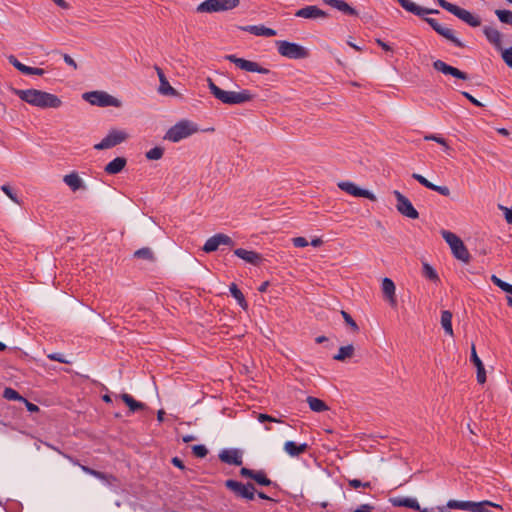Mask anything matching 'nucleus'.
I'll return each instance as SVG.
<instances>
[{"label":"nucleus","mask_w":512,"mask_h":512,"mask_svg":"<svg viewBox=\"0 0 512 512\" xmlns=\"http://www.w3.org/2000/svg\"><path fill=\"white\" fill-rule=\"evenodd\" d=\"M12 92L17 95L22 101L28 104L39 107L42 109L46 108H59L62 105L61 99L51 93L37 90V89H16L12 88Z\"/></svg>","instance_id":"f257e3e1"},{"label":"nucleus","mask_w":512,"mask_h":512,"mask_svg":"<svg viewBox=\"0 0 512 512\" xmlns=\"http://www.w3.org/2000/svg\"><path fill=\"white\" fill-rule=\"evenodd\" d=\"M207 85L210 93L223 104L236 105L250 102L254 99V95L247 89L239 92L226 91L218 87L211 78H207Z\"/></svg>","instance_id":"f03ea898"},{"label":"nucleus","mask_w":512,"mask_h":512,"mask_svg":"<svg viewBox=\"0 0 512 512\" xmlns=\"http://www.w3.org/2000/svg\"><path fill=\"white\" fill-rule=\"evenodd\" d=\"M198 131L199 128L196 123L184 119L169 128L164 136V139L176 143L197 133Z\"/></svg>","instance_id":"7ed1b4c3"},{"label":"nucleus","mask_w":512,"mask_h":512,"mask_svg":"<svg viewBox=\"0 0 512 512\" xmlns=\"http://www.w3.org/2000/svg\"><path fill=\"white\" fill-rule=\"evenodd\" d=\"M441 235L446 243L450 246L452 254L455 258L464 263H468L470 261V253L460 237L447 230H442Z\"/></svg>","instance_id":"20e7f679"},{"label":"nucleus","mask_w":512,"mask_h":512,"mask_svg":"<svg viewBox=\"0 0 512 512\" xmlns=\"http://www.w3.org/2000/svg\"><path fill=\"white\" fill-rule=\"evenodd\" d=\"M276 45L278 53L283 57L289 59H304L309 56L308 50L297 43L279 40L276 41Z\"/></svg>","instance_id":"39448f33"},{"label":"nucleus","mask_w":512,"mask_h":512,"mask_svg":"<svg viewBox=\"0 0 512 512\" xmlns=\"http://www.w3.org/2000/svg\"><path fill=\"white\" fill-rule=\"evenodd\" d=\"M240 0H205L200 3L196 11L198 13H214L236 8Z\"/></svg>","instance_id":"423d86ee"},{"label":"nucleus","mask_w":512,"mask_h":512,"mask_svg":"<svg viewBox=\"0 0 512 512\" xmlns=\"http://www.w3.org/2000/svg\"><path fill=\"white\" fill-rule=\"evenodd\" d=\"M83 98L91 105L99 107H120L121 101L104 91H91L83 94Z\"/></svg>","instance_id":"0eeeda50"},{"label":"nucleus","mask_w":512,"mask_h":512,"mask_svg":"<svg viewBox=\"0 0 512 512\" xmlns=\"http://www.w3.org/2000/svg\"><path fill=\"white\" fill-rule=\"evenodd\" d=\"M225 487L232 491L237 497L252 501L255 498V487L252 483L243 484L236 480L228 479Z\"/></svg>","instance_id":"6e6552de"},{"label":"nucleus","mask_w":512,"mask_h":512,"mask_svg":"<svg viewBox=\"0 0 512 512\" xmlns=\"http://www.w3.org/2000/svg\"><path fill=\"white\" fill-rule=\"evenodd\" d=\"M128 138V134L121 130L113 129L111 130L106 137H104L101 142L94 145V149L96 150H105L115 147L122 142L126 141Z\"/></svg>","instance_id":"1a4fd4ad"},{"label":"nucleus","mask_w":512,"mask_h":512,"mask_svg":"<svg viewBox=\"0 0 512 512\" xmlns=\"http://www.w3.org/2000/svg\"><path fill=\"white\" fill-rule=\"evenodd\" d=\"M395 198H396V209L397 211L407 217V218H410V219H417L419 218V213L418 211L414 208V206L412 205L411 201L406 197L404 196L401 192H399L398 190H395L393 192Z\"/></svg>","instance_id":"9d476101"},{"label":"nucleus","mask_w":512,"mask_h":512,"mask_svg":"<svg viewBox=\"0 0 512 512\" xmlns=\"http://www.w3.org/2000/svg\"><path fill=\"white\" fill-rule=\"evenodd\" d=\"M425 21L431 26V28L436 33H438L439 35L444 37L446 40L453 43L455 46H457L459 48L465 47V44L454 35V31L452 29L442 26L434 18H425Z\"/></svg>","instance_id":"9b49d317"},{"label":"nucleus","mask_w":512,"mask_h":512,"mask_svg":"<svg viewBox=\"0 0 512 512\" xmlns=\"http://www.w3.org/2000/svg\"><path fill=\"white\" fill-rule=\"evenodd\" d=\"M226 59L231 63H234L241 70H245L248 72H257L260 74H268L269 69L260 66L258 63L246 60L244 58H238L235 55H228Z\"/></svg>","instance_id":"f8f14e48"},{"label":"nucleus","mask_w":512,"mask_h":512,"mask_svg":"<svg viewBox=\"0 0 512 512\" xmlns=\"http://www.w3.org/2000/svg\"><path fill=\"white\" fill-rule=\"evenodd\" d=\"M220 245L233 246L234 241L226 234L218 233L208 238L203 246V251L211 253L216 251Z\"/></svg>","instance_id":"ddd939ff"},{"label":"nucleus","mask_w":512,"mask_h":512,"mask_svg":"<svg viewBox=\"0 0 512 512\" xmlns=\"http://www.w3.org/2000/svg\"><path fill=\"white\" fill-rule=\"evenodd\" d=\"M337 186L339 187V189H341L342 191H344L352 196L367 198L371 201L377 200L376 196L372 192H370L369 190L357 187L353 182L341 181L337 184Z\"/></svg>","instance_id":"4468645a"},{"label":"nucleus","mask_w":512,"mask_h":512,"mask_svg":"<svg viewBox=\"0 0 512 512\" xmlns=\"http://www.w3.org/2000/svg\"><path fill=\"white\" fill-rule=\"evenodd\" d=\"M450 13L471 27H478L481 25V19L478 15H475L470 11L461 8L457 5H454Z\"/></svg>","instance_id":"2eb2a0df"},{"label":"nucleus","mask_w":512,"mask_h":512,"mask_svg":"<svg viewBox=\"0 0 512 512\" xmlns=\"http://www.w3.org/2000/svg\"><path fill=\"white\" fill-rule=\"evenodd\" d=\"M295 16L304 19H324L327 18L329 14L316 5H308L298 9L295 12Z\"/></svg>","instance_id":"dca6fc26"},{"label":"nucleus","mask_w":512,"mask_h":512,"mask_svg":"<svg viewBox=\"0 0 512 512\" xmlns=\"http://www.w3.org/2000/svg\"><path fill=\"white\" fill-rule=\"evenodd\" d=\"M433 68L438 71V72H441L445 75H451L455 78H458V79H461V80H467L468 79V75L465 73V72H462L461 70L453 67V66H450L448 65L447 63H445L444 61L442 60H436L433 62Z\"/></svg>","instance_id":"f3484780"},{"label":"nucleus","mask_w":512,"mask_h":512,"mask_svg":"<svg viewBox=\"0 0 512 512\" xmlns=\"http://www.w3.org/2000/svg\"><path fill=\"white\" fill-rule=\"evenodd\" d=\"M403 9L413 13L417 16H423L426 14H438L439 11L436 9L423 8L412 2L411 0H397Z\"/></svg>","instance_id":"a211bd4d"},{"label":"nucleus","mask_w":512,"mask_h":512,"mask_svg":"<svg viewBox=\"0 0 512 512\" xmlns=\"http://www.w3.org/2000/svg\"><path fill=\"white\" fill-rule=\"evenodd\" d=\"M219 459L226 464L242 465V456L237 449H224L219 453Z\"/></svg>","instance_id":"6ab92c4d"},{"label":"nucleus","mask_w":512,"mask_h":512,"mask_svg":"<svg viewBox=\"0 0 512 512\" xmlns=\"http://www.w3.org/2000/svg\"><path fill=\"white\" fill-rule=\"evenodd\" d=\"M234 254L237 257L241 258L242 260L246 261L247 263H250L255 266H258L263 260L261 254L243 248L235 249Z\"/></svg>","instance_id":"aec40b11"},{"label":"nucleus","mask_w":512,"mask_h":512,"mask_svg":"<svg viewBox=\"0 0 512 512\" xmlns=\"http://www.w3.org/2000/svg\"><path fill=\"white\" fill-rule=\"evenodd\" d=\"M8 60L11 65H13L17 70H19L23 74L42 76L45 73L44 69L42 68H34L24 65L23 63L18 61V59L13 55L9 56Z\"/></svg>","instance_id":"412c9836"},{"label":"nucleus","mask_w":512,"mask_h":512,"mask_svg":"<svg viewBox=\"0 0 512 512\" xmlns=\"http://www.w3.org/2000/svg\"><path fill=\"white\" fill-rule=\"evenodd\" d=\"M382 291L389 304L392 307H396L397 299L395 295V284L390 278L385 277L382 280Z\"/></svg>","instance_id":"4be33fe9"},{"label":"nucleus","mask_w":512,"mask_h":512,"mask_svg":"<svg viewBox=\"0 0 512 512\" xmlns=\"http://www.w3.org/2000/svg\"><path fill=\"white\" fill-rule=\"evenodd\" d=\"M155 70L157 72V75L159 77V81H160V85H159V93L163 94V95H170V96H175L177 94V91L169 84L163 70L158 67V66H155Z\"/></svg>","instance_id":"5701e85b"},{"label":"nucleus","mask_w":512,"mask_h":512,"mask_svg":"<svg viewBox=\"0 0 512 512\" xmlns=\"http://www.w3.org/2000/svg\"><path fill=\"white\" fill-rule=\"evenodd\" d=\"M389 502L394 507H407L413 510H420V505L415 498L409 497H392Z\"/></svg>","instance_id":"b1692460"},{"label":"nucleus","mask_w":512,"mask_h":512,"mask_svg":"<svg viewBox=\"0 0 512 512\" xmlns=\"http://www.w3.org/2000/svg\"><path fill=\"white\" fill-rule=\"evenodd\" d=\"M63 182L73 191L85 189V184L77 172H71L63 177Z\"/></svg>","instance_id":"393cba45"},{"label":"nucleus","mask_w":512,"mask_h":512,"mask_svg":"<svg viewBox=\"0 0 512 512\" xmlns=\"http://www.w3.org/2000/svg\"><path fill=\"white\" fill-rule=\"evenodd\" d=\"M323 2L346 15L357 16L358 12L344 0H323Z\"/></svg>","instance_id":"a878e982"},{"label":"nucleus","mask_w":512,"mask_h":512,"mask_svg":"<svg viewBox=\"0 0 512 512\" xmlns=\"http://www.w3.org/2000/svg\"><path fill=\"white\" fill-rule=\"evenodd\" d=\"M241 29L256 36L273 37L277 34L276 30L263 25H248L241 27Z\"/></svg>","instance_id":"bb28decb"},{"label":"nucleus","mask_w":512,"mask_h":512,"mask_svg":"<svg viewBox=\"0 0 512 512\" xmlns=\"http://www.w3.org/2000/svg\"><path fill=\"white\" fill-rule=\"evenodd\" d=\"M471 361L477 368V381L480 384H484L486 381L485 368H484L482 361L480 360V358L478 357V355L476 353V349H475L474 345H472V348H471Z\"/></svg>","instance_id":"cd10ccee"},{"label":"nucleus","mask_w":512,"mask_h":512,"mask_svg":"<svg viewBox=\"0 0 512 512\" xmlns=\"http://www.w3.org/2000/svg\"><path fill=\"white\" fill-rule=\"evenodd\" d=\"M307 443L297 444L294 441H287L284 444V451L291 457H297L308 450Z\"/></svg>","instance_id":"c85d7f7f"},{"label":"nucleus","mask_w":512,"mask_h":512,"mask_svg":"<svg viewBox=\"0 0 512 512\" xmlns=\"http://www.w3.org/2000/svg\"><path fill=\"white\" fill-rule=\"evenodd\" d=\"M127 164V160L124 157H117L110 161L104 168V171L109 175H115L120 173Z\"/></svg>","instance_id":"c756f323"},{"label":"nucleus","mask_w":512,"mask_h":512,"mask_svg":"<svg viewBox=\"0 0 512 512\" xmlns=\"http://www.w3.org/2000/svg\"><path fill=\"white\" fill-rule=\"evenodd\" d=\"M483 33L491 44H493L497 48L501 47L502 35L499 32V30H497L494 27L485 26L483 29Z\"/></svg>","instance_id":"7c9ffc66"},{"label":"nucleus","mask_w":512,"mask_h":512,"mask_svg":"<svg viewBox=\"0 0 512 512\" xmlns=\"http://www.w3.org/2000/svg\"><path fill=\"white\" fill-rule=\"evenodd\" d=\"M355 354V347L352 344H348L346 346H341L338 350V353L333 356V359L336 361L344 362L347 359H350Z\"/></svg>","instance_id":"2f4dec72"},{"label":"nucleus","mask_w":512,"mask_h":512,"mask_svg":"<svg viewBox=\"0 0 512 512\" xmlns=\"http://www.w3.org/2000/svg\"><path fill=\"white\" fill-rule=\"evenodd\" d=\"M120 398L129 407V410L131 412H136L138 410H143L146 408V405L144 403L136 401L131 395L127 393L121 394Z\"/></svg>","instance_id":"473e14b6"},{"label":"nucleus","mask_w":512,"mask_h":512,"mask_svg":"<svg viewBox=\"0 0 512 512\" xmlns=\"http://www.w3.org/2000/svg\"><path fill=\"white\" fill-rule=\"evenodd\" d=\"M474 504H475V502H473V501L449 500L447 502V507L450 509H460V510L473 512Z\"/></svg>","instance_id":"72a5a7b5"},{"label":"nucleus","mask_w":512,"mask_h":512,"mask_svg":"<svg viewBox=\"0 0 512 512\" xmlns=\"http://www.w3.org/2000/svg\"><path fill=\"white\" fill-rule=\"evenodd\" d=\"M306 401L310 409L314 412H324L329 409L326 403L319 398L308 396Z\"/></svg>","instance_id":"f704fd0d"},{"label":"nucleus","mask_w":512,"mask_h":512,"mask_svg":"<svg viewBox=\"0 0 512 512\" xmlns=\"http://www.w3.org/2000/svg\"><path fill=\"white\" fill-rule=\"evenodd\" d=\"M441 325L444 329V331L449 334L453 335V328H452V313L448 310H444L441 313Z\"/></svg>","instance_id":"c9c22d12"},{"label":"nucleus","mask_w":512,"mask_h":512,"mask_svg":"<svg viewBox=\"0 0 512 512\" xmlns=\"http://www.w3.org/2000/svg\"><path fill=\"white\" fill-rule=\"evenodd\" d=\"M229 290L232 296L237 300L238 304L246 310L248 308V303L243 295V293L239 290L235 283H232L229 287Z\"/></svg>","instance_id":"e433bc0d"},{"label":"nucleus","mask_w":512,"mask_h":512,"mask_svg":"<svg viewBox=\"0 0 512 512\" xmlns=\"http://www.w3.org/2000/svg\"><path fill=\"white\" fill-rule=\"evenodd\" d=\"M488 507L503 509L501 505L485 500L481 502H475L473 512H490Z\"/></svg>","instance_id":"4c0bfd02"},{"label":"nucleus","mask_w":512,"mask_h":512,"mask_svg":"<svg viewBox=\"0 0 512 512\" xmlns=\"http://www.w3.org/2000/svg\"><path fill=\"white\" fill-rule=\"evenodd\" d=\"M495 14L500 22L512 26V12L510 10L497 9Z\"/></svg>","instance_id":"58836bf2"},{"label":"nucleus","mask_w":512,"mask_h":512,"mask_svg":"<svg viewBox=\"0 0 512 512\" xmlns=\"http://www.w3.org/2000/svg\"><path fill=\"white\" fill-rule=\"evenodd\" d=\"M134 257L138 259H145L149 261L154 260V254L152 250L148 247H143L141 249H138L134 252Z\"/></svg>","instance_id":"ea45409f"},{"label":"nucleus","mask_w":512,"mask_h":512,"mask_svg":"<svg viewBox=\"0 0 512 512\" xmlns=\"http://www.w3.org/2000/svg\"><path fill=\"white\" fill-rule=\"evenodd\" d=\"M422 273L426 278H428L431 281H434V282L439 281V276H438L436 270L428 263H423Z\"/></svg>","instance_id":"a19ab883"},{"label":"nucleus","mask_w":512,"mask_h":512,"mask_svg":"<svg viewBox=\"0 0 512 512\" xmlns=\"http://www.w3.org/2000/svg\"><path fill=\"white\" fill-rule=\"evenodd\" d=\"M164 155V148L156 146L146 152L145 156L148 160H159Z\"/></svg>","instance_id":"79ce46f5"},{"label":"nucleus","mask_w":512,"mask_h":512,"mask_svg":"<svg viewBox=\"0 0 512 512\" xmlns=\"http://www.w3.org/2000/svg\"><path fill=\"white\" fill-rule=\"evenodd\" d=\"M491 281L497 286L499 287L501 290L507 292V293H510L512 294V285L501 280L499 277H497L496 275H492L491 276Z\"/></svg>","instance_id":"37998d69"},{"label":"nucleus","mask_w":512,"mask_h":512,"mask_svg":"<svg viewBox=\"0 0 512 512\" xmlns=\"http://www.w3.org/2000/svg\"><path fill=\"white\" fill-rule=\"evenodd\" d=\"M253 480L263 486H269L272 484V481L266 476L265 472L262 470L255 471Z\"/></svg>","instance_id":"c03bdc74"},{"label":"nucleus","mask_w":512,"mask_h":512,"mask_svg":"<svg viewBox=\"0 0 512 512\" xmlns=\"http://www.w3.org/2000/svg\"><path fill=\"white\" fill-rule=\"evenodd\" d=\"M341 315H342V317H343V319H344L345 323H346V324L351 328V330H352L354 333L359 332V326H358V324L354 321V319L351 317V315H350L348 312H346V311L342 310V311H341Z\"/></svg>","instance_id":"a18cd8bd"},{"label":"nucleus","mask_w":512,"mask_h":512,"mask_svg":"<svg viewBox=\"0 0 512 512\" xmlns=\"http://www.w3.org/2000/svg\"><path fill=\"white\" fill-rule=\"evenodd\" d=\"M3 396L8 400H23V397L12 388H6L4 390Z\"/></svg>","instance_id":"49530a36"},{"label":"nucleus","mask_w":512,"mask_h":512,"mask_svg":"<svg viewBox=\"0 0 512 512\" xmlns=\"http://www.w3.org/2000/svg\"><path fill=\"white\" fill-rule=\"evenodd\" d=\"M1 190L16 204H20V200L17 195L13 192L12 188L8 184L1 186Z\"/></svg>","instance_id":"de8ad7c7"},{"label":"nucleus","mask_w":512,"mask_h":512,"mask_svg":"<svg viewBox=\"0 0 512 512\" xmlns=\"http://www.w3.org/2000/svg\"><path fill=\"white\" fill-rule=\"evenodd\" d=\"M424 140H426V141H435L438 144L444 146L446 149H449V146L447 144L446 139L441 137V136L434 135V134L426 135V136H424Z\"/></svg>","instance_id":"09e8293b"},{"label":"nucleus","mask_w":512,"mask_h":512,"mask_svg":"<svg viewBox=\"0 0 512 512\" xmlns=\"http://www.w3.org/2000/svg\"><path fill=\"white\" fill-rule=\"evenodd\" d=\"M192 452L196 457L204 458L208 454V449L204 445H194Z\"/></svg>","instance_id":"8fccbe9b"},{"label":"nucleus","mask_w":512,"mask_h":512,"mask_svg":"<svg viewBox=\"0 0 512 512\" xmlns=\"http://www.w3.org/2000/svg\"><path fill=\"white\" fill-rule=\"evenodd\" d=\"M412 178L418 181L421 185L431 190L433 183L427 180L424 176L418 173H413Z\"/></svg>","instance_id":"3c124183"},{"label":"nucleus","mask_w":512,"mask_h":512,"mask_svg":"<svg viewBox=\"0 0 512 512\" xmlns=\"http://www.w3.org/2000/svg\"><path fill=\"white\" fill-rule=\"evenodd\" d=\"M502 59L506 65L512 69V46L503 50Z\"/></svg>","instance_id":"603ef678"},{"label":"nucleus","mask_w":512,"mask_h":512,"mask_svg":"<svg viewBox=\"0 0 512 512\" xmlns=\"http://www.w3.org/2000/svg\"><path fill=\"white\" fill-rule=\"evenodd\" d=\"M47 357L50 359V360H53V361H58L60 363H65V364H69L70 361L67 360L63 354L61 353H51V354H48Z\"/></svg>","instance_id":"864d4df0"},{"label":"nucleus","mask_w":512,"mask_h":512,"mask_svg":"<svg viewBox=\"0 0 512 512\" xmlns=\"http://www.w3.org/2000/svg\"><path fill=\"white\" fill-rule=\"evenodd\" d=\"M80 467H81V469H82L85 473L90 474V475H93V476H95V477H97V478H99V479H104V477H105V476H104V474H103L102 472L96 471V470H94V469H92V468H89V467H87V466H84V465H80Z\"/></svg>","instance_id":"5fc2aeb1"},{"label":"nucleus","mask_w":512,"mask_h":512,"mask_svg":"<svg viewBox=\"0 0 512 512\" xmlns=\"http://www.w3.org/2000/svg\"><path fill=\"white\" fill-rule=\"evenodd\" d=\"M431 190L436 191L443 196L450 195V189L447 186H439V185L433 184Z\"/></svg>","instance_id":"6e6d98bb"},{"label":"nucleus","mask_w":512,"mask_h":512,"mask_svg":"<svg viewBox=\"0 0 512 512\" xmlns=\"http://www.w3.org/2000/svg\"><path fill=\"white\" fill-rule=\"evenodd\" d=\"M292 242L295 247L299 248L306 247L308 245V241L306 240V238L301 236L293 238Z\"/></svg>","instance_id":"4d7b16f0"},{"label":"nucleus","mask_w":512,"mask_h":512,"mask_svg":"<svg viewBox=\"0 0 512 512\" xmlns=\"http://www.w3.org/2000/svg\"><path fill=\"white\" fill-rule=\"evenodd\" d=\"M258 420L259 422L263 423V422H266V421H269V422H280V420L268 415V414H263V413H260L258 415Z\"/></svg>","instance_id":"13d9d810"},{"label":"nucleus","mask_w":512,"mask_h":512,"mask_svg":"<svg viewBox=\"0 0 512 512\" xmlns=\"http://www.w3.org/2000/svg\"><path fill=\"white\" fill-rule=\"evenodd\" d=\"M501 210L504 211L505 220L508 224H512V209H509L504 206H499Z\"/></svg>","instance_id":"bf43d9fd"},{"label":"nucleus","mask_w":512,"mask_h":512,"mask_svg":"<svg viewBox=\"0 0 512 512\" xmlns=\"http://www.w3.org/2000/svg\"><path fill=\"white\" fill-rule=\"evenodd\" d=\"M441 8L445 9L448 12H451L452 8L455 4H452L446 0H436Z\"/></svg>","instance_id":"052dcab7"},{"label":"nucleus","mask_w":512,"mask_h":512,"mask_svg":"<svg viewBox=\"0 0 512 512\" xmlns=\"http://www.w3.org/2000/svg\"><path fill=\"white\" fill-rule=\"evenodd\" d=\"M462 95L467 98L472 104L476 105V106H483V104L478 101L476 98H474L471 94H469L468 92H462Z\"/></svg>","instance_id":"680f3d73"},{"label":"nucleus","mask_w":512,"mask_h":512,"mask_svg":"<svg viewBox=\"0 0 512 512\" xmlns=\"http://www.w3.org/2000/svg\"><path fill=\"white\" fill-rule=\"evenodd\" d=\"M63 60L66 64H68L69 66L73 67L74 69H77L78 66H77V63L74 61V59L68 55V54H64L63 55Z\"/></svg>","instance_id":"e2e57ef3"},{"label":"nucleus","mask_w":512,"mask_h":512,"mask_svg":"<svg viewBox=\"0 0 512 512\" xmlns=\"http://www.w3.org/2000/svg\"><path fill=\"white\" fill-rule=\"evenodd\" d=\"M254 473H255V471H254V470L248 469V468H246V467H243V468H241V470H240V474H241V476H243V477H247V478H251V479H253V477H254Z\"/></svg>","instance_id":"0e129e2a"},{"label":"nucleus","mask_w":512,"mask_h":512,"mask_svg":"<svg viewBox=\"0 0 512 512\" xmlns=\"http://www.w3.org/2000/svg\"><path fill=\"white\" fill-rule=\"evenodd\" d=\"M22 401L25 402L26 408H27V410L29 412H37V411H39V407L36 404L31 403V402H29L28 400H26L24 398H23Z\"/></svg>","instance_id":"69168bd1"},{"label":"nucleus","mask_w":512,"mask_h":512,"mask_svg":"<svg viewBox=\"0 0 512 512\" xmlns=\"http://www.w3.org/2000/svg\"><path fill=\"white\" fill-rule=\"evenodd\" d=\"M373 506L369 504H362L357 509H355L353 512H372Z\"/></svg>","instance_id":"338daca9"},{"label":"nucleus","mask_w":512,"mask_h":512,"mask_svg":"<svg viewBox=\"0 0 512 512\" xmlns=\"http://www.w3.org/2000/svg\"><path fill=\"white\" fill-rule=\"evenodd\" d=\"M171 462H172V464L174 466H176V467H178V468H180L182 470L185 469V465H184L183 461L180 458L174 457V458H172Z\"/></svg>","instance_id":"774afa93"}]
</instances>
